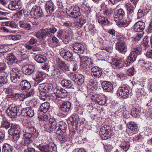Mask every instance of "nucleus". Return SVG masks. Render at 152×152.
<instances>
[{
  "label": "nucleus",
  "instance_id": "412c9836",
  "mask_svg": "<svg viewBox=\"0 0 152 152\" xmlns=\"http://www.w3.org/2000/svg\"><path fill=\"white\" fill-rule=\"evenodd\" d=\"M35 67L34 65L29 64L24 66L23 67V73L27 75H29L34 72Z\"/></svg>",
  "mask_w": 152,
  "mask_h": 152
},
{
  "label": "nucleus",
  "instance_id": "680f3d73",
  "mask_svg": "<svg viewBox=\"0 0 152 152\" xmlns=\"http://www.w3.org/2000/svg\"><path fill=\"white\" fill-rule=\"evenodd\" d=\"M124 112L125 111L124 110L120 108L118 109L117 111H116L115 113L116 114L118 115L119 116L122 117H124Z\"/></svg>",
  "mask_w": 152,
  "mask_h": 152
},
{
  "label": "nucleus",
  "instance_id": "13d9d810",
  "mask_svg": "<svg viewBox=\"0 0 152 152\" xmlns=\"http://www.w3.org/2000/svg\"><path fill=\"white\" fill-rule=\"evenodd\" d=\"M146 14L144 10L139 9L137 13V16L138 18H142Z\"/></svg>",
  "mask_w": 152,
  "mask_h": 152
},
{
  "label": "nucleus",
  "instance_id": "a18cd8bd",
  "mask_svg": "<svg viewBox=\"0 0 152 152\" xmlns=\"http://www.w3.org/2000/svg\"><path fill=\"white\" fill-rule=\"evenodd\" d=\"M50 104L48 102H45L42 103L41 105L40 110L44 113H45L49 110L50 108Z\"/></svg>",
  "mask_w": 152,
  "mask_h": 152
},
{
  "label": "nucleus",
  "instance_id": "ea45409f",
  "mask_svg": "<svg viewBox=\"0 0 152 152\" xmlns=\"http://www.w3.org/2000/svg\"><path fill=\"white\" fill-rule=\"evenodd\" d=\"M58 135L59 136L58 138V140L61 143H64L69 140L68 138V135L66 133H63L62 134Z\"/></svg>",
  "mask_w": 152,
  "mask_h": 152
},
{
  "label": "nucleus",
  "instance_id": "6e6552de",
  "mask_svg": "<svg viewBox=\"0 0 152 152\" xmlns=\"http://www.w3.org/2000/svg\"><path fill=\"white\" fill-rule=\"evenodd\" d=\"M18 111L17 106L13 104L9 105L7 110L8 116L11 118H15L16 117Z\"/></svg>",
  "mask_w": 152,
  "mask_h": 152
},
{
  "label": "nucleus",
  "instance_id": "4c0bfd02",
  "mask_svg": "<svg viewBox=\"0 0 152 152\" xmlns=\"http://www.w3.org/2000/svg\"><path fill=\"white\" fill-rule=\"evenodd\" d=\"M27 132L30 133L33 135L37 136L38 135V131L33 126H28L26 128Z\"/></svg>",
  "mask_w": 152,
  "mask_h": 152
},
{
  "label": "nucleus",
  "instance_id": "2eb2a0df",
  "mask_svg": "<svg viewBox=\"0 0 152 152\" xmlns=\"http://www.w3.org/2000/svg\"><path fill=\"white\" fill-rule=\"evenodd\" d=\"M31 13L37 17H42L43 16L42 10L41 7L35 5L32 8Z\"/></svg>",
  "mask_w": 152,
  "mask_h": 152
},
{
  "label": "nucleus",
  "instance_id": "2f4dec72",
  "mask_svg": "<svg viewBox=\"0 0 152 152\" xmlns=\"http://www.w3.org/2000/svg\"><path fill=\"white\" fill-rule=\"evenodd\" d=\"M67 14L71 17L76 18L80 16V8L77 7L76 10H74L71 12H69Z\"/></svg>",
  "mask_w": 152,
  "mask_h": 152
},
{
  "label": "nucleus",
  "instance_id": "6ab92c4d",
  "mask_svg": "<svg viewBox=\"0 0 152 152\" xmlns=\"http://www.w3.org/2000/svg\"><path fill=\"white\" fill-rule=\"evenodd\" d=\"M21 114L23 116L33 117L34 115V110L30 107H26L22 109Z\"/></svg>",
  "mask_w": 152,
  "mask_h": 152
},
{
  "label": "nucleus",
  "instance_id": "e2e57ef3",
  "mask_svg": "<svg viewBox=\"0 0 152 152\" xmlns=\"http://www.w3.org/2000/svg\"><path fill=\"white\" fill-rule=\"evenodd\" d=\"M63 30L59 29L57 32V37L59 39H62L63 38Z\"/></svg>",
  "mask_w": 152,
  "mask_h": 152
},
{
  "label": "nucleus",
  "instance_id": "79ce46f5",
  "mask_svg": "<svg viewBox=\"0 0 152 152\" xmlns=\"http://www.w3.org/2000/svg\"><path fill=\"white\" fill-rule=\"evenodd\" d=\"M40 90V94L39 95V98L43 101H45L49 99V95L47 94L48 93L43 91Z\"/></svg>",
  "mask_w": 152,
  "mask_h": 152
},
{
  "label": "nucleus",
  "instance_id": "37998d69",
  "mask_svg": "<svg viewBox=\"0 0 152 152\" xmlns=\"http://www.w3.org/2000/svg\"><path fill=\"white\" fill-rule=\"evenodd\" d=\"M58 64L60 69L63 71H66L69 70L68 67L64 62L59 60Z\"/></svg>",
  "mask_w": 152,
  "mask_h": 152
},
{
  "label": "nucleus",
  "instance_id": "ddd939ff",
  "mask_svg": "<svg viewBox=\"0 0 152 152\" xmlns=\"http://www.w3.org/2000/svg\"><path fill=\"white\" fill-rule=\"evenodd\" d=\"M60 55L65 60L72 62L73 59L72 53L69 50H65L60 52Z\"/></svg>",
  "mask_w": 152,
  "mask_h": 152
},
{
  "label": "nucleus",
  "instance_id": "cd10ccee",
  "mask_svg": "<svg viewBox=\"0 0 152 152\" xmlns=\"http://www.w3.org/2000/svg\"><path fill=\"white\" fill-rule=\"evenodd\" d=\"M128 128L131 131H132L134 134L137 133L138 129L137 124L135 122L130 121L128 122L126 125Z\"/></svg>",
  "mask_w": 152,
  "mask_h": 152
},
{
  "label": "nucleus",
  "instance_id": "7c9ffc66",
  "mask_svg": "<svg viewBox=\"0 0 152 152\" xmlns=\"http://www.w3.org/2000/svg\"><path fill=\"white\" fill-rule=\"evenodd\" d=\"M13 125H15L10 123L4 118H3L2 121L1 122V128L6 130L7 129L10 127L11 128Z\"/></svg>",
  "mask_w": 152,
  "mask_h": 152
},
{
  "label": "nucleus",
  "instance_id": "de8ad7c7",
  "mask_svg": "<svg viewBox=\"0 0 152 152\" xmlns=\"http://www.w3.org/2000/svg\"><path fill=\"white\" fill-rule=\"evenodd\" d=\"M131 115L134 117H138L140 116V110L139 108H133L131 110Z\"/></svg>",
  "mask_w": 152,
  "mask_h": 152
},
{
  "label": "nucleus",
  "instance_id": "f257e3e1",
  "mask_svg": "<svg viewBox=\"0 0 152 152\" xmlns=\"http://www.w3.org/2000/svg\"><path fill=\"white\" fill-rule=\"evenodd\" d=\"M21 71L16 68H13L10 72V79L12 82L18 84L20 83L19 88L22 91L27 90L31 88V84L27 80H23L21 75Z\"/></svg>",
  "mask_w": 152,
  "mask_h": 152
},
{
  "label": "nucleus",
  "instance_id": "f03ea898",
  "mask_svg": "<svg viewBox=\"0 0 152 152\" xmlns=\"http://www.w3.org/2000/svg\"><path fill=\"white\" fill-rule=\"evenodd\" d=\"M57 27L56 26H53L50 27L42 29L37 32L36 36L38 38H45L46 37H51L57 31Z\"/></svg>",
  "mask_w": 152,
  "mask_h": 152
},
{
  "label": "nucleus",
  "instance_id": "4d7b16f0",
  "mask_svg": "<svg viewBox=\"0 0 152 152\" xmlns=\"http://www.w3.org/2000/svg\"><path fill=\"white\" fill-rule=\"evenodd\" d=\"M9 36V39L13 41L19 40L21 37V36L20 35H10Z\"/></svg>",
  "mask_w": 152,
  "mask_h": 152
},
{
  "label": "nucleus",
  "instance_id": "49530a36",
  "mask_svg": "<svg viewBox=\"0 0 152 152\" xmlns=\"http://www.w3.org/2000/svg\"><path fill=\"white\" fill-rule=\"evenodd\" d=\"M3 26H9L10 28H15L17 27V24L13 21H8L3 22L2 23Z\"/></svg>",
  "mask_w": 152,
  "mask_h": 152
},
{
  "label": "nucleus",
  "instance_id": "8fccbe9b",
  "mask_svg": "<svg viewBox=\"0 0 152 152\" xmlns=\"http://www.w3.org/2000/svg\"><path fill=\"white\" fill-rule=\"evenodd\" d=\"M61 88L59 87H56V88L54 90V94H53V99L55 102H57V95L59 94L60 93V91H61Z\"/></svg>",
  "mask_w": 152,
  "mask_h": 152
},
{
  "label": "nucleus",
  "instance_id": "39448f33",
  "mask_svg": "<svg viewBox=\"0 0 152 152\" xmlns=\"http://www.w3.org/2000/svg\"><path fill=\"white\" fill-rule=\"evenodd\" d=\"M117 94L120 98L124 99L129 97V94L127 85L126 84H122L118 88Z\"/></svg>",
  "mask_w": 152,
  "mask_h": 152
},
{
  "label": "nucleus",
  "instance_id": "f3484780",
  "mask_svg": "<svg viewBox=\"0 0 152 152\" xmlns=\"http://www.w3.org/2000/svg\"><path fill=\"white\" fill-rule=\"evenodd\" d=\"M91 74L94 78H97L101 76L102 72L99 67L97 66H94L92 67Z\"/></svg>",
  "mask_w": 152,
  "mask_h": 152
},
{
  "label": "nucleus",
  "instance_id": "bf43d9fd",
  "mask_svg": "<svg viewBox=\"0 0 152 152\" xmlns=\"http://www.w3.org/2000/svg\"><path fill=\"white\" fill-rule=\"evenodd\" d=\"M134 67L133 66L132 68L128 69L126 72V74L129 76H132L134 75V72H135Z\"/></svg>",
  "mask_w": 152,
  "mask_h": 152
},
{
  "label": "nucleus",
  "instance_id": "f704fd0d",
  "mask_svg": "<svg viewBox=\"0 0 152 152\" xmlns=\"http://www.w3.org/2000/svg\"><path fill=\"white\" fill-rule=\"evenodd\" d=\"M19 25L20 28L26 30H29L31 28L30 24L25 21H20Z\"/></svg>",
  "mask_w": 152,
  "mask_h": 152
},
{
  "label": "nucleus",
  "instance_id": "338daca9",
  "mask_svg": "<svg viewBox=\"0 0 152 152\" xmlns=\"http://www.w3.org/2000/svg\"><path fill=\"white\" fill-rule=\"evenodd\" d=\"M53 42L55 43L56 46L60 45V43L58 39L55 36H53L52 39Z\"/></svg>",
  "mask_w": 152,
  "mask_h": 152
},
{
  "label": "nucleus",
  "instance_id": "052dcab7",
  "mask_svg": "<svg viewBox=\"0 0 152 152\" xmlns=\"http://www.w3.org/2000/svg\"><path fill=\"white\" fill-rule=\"evenodd\" d=\"M6 68V65L4 63H0V73H1L2 74V73L6 72L4 71Z\"/></svg>",
  "mask_w": 152,
  "mask_h": 152
},
{
  "label": "nucleus",
  "instance_id": "3c124183",
  "mask_svg": "<svg viewBox=\"0 0 152 152\" xmlns=\"http://www.w3.org/2000/svg\"><path fill=\"white\" fill-rule=\"evenodd\" d=\"M4 76H0V81L1 86L3 84H4L7 83V76L8 75L7 72H5L4 73H2Z\"/></svg>",
  "mask_w": 152,
  "mask_h": 152
},
{
  "label": "nucleus",
  "instance_id": "a211bd4d",
  "mask_svg": "<svg viewBox=\"0 0 152 152\" xmlns=\"http://www.w3.org/2000/svg\"><path fill=\"white\" fill-rule=\"evenodd\" d=\"M61 110L65 113H67L71 109V104L68 101L63 102L60 107Z\"/></svg>",
  "mask_w": 152,
  "mask_h": 152
},
{
  "label": "nucleus",
  "instance_id": "b1692460",
  "mask_svg": "<svg viewBox=\"0 0 152 152\" xmlns=\"http://www.w3.org/2000/svg\"><path fill=\"white\" fill-rule=\"evenodd\" d=\"M6 58L9 65H14L17 63V59L12 53L8 54Z\"/></svg>",
  "mask_w": 152,
  "mask_h": 152
},
{
  "label": "nucleus",
  "instance_id": "9d476101",
  "mask_svg": "<svg viewBox=\"0 0 152 152\" xmlns=\"http://www.w3.org/2000/svg\"><path fill=\"white\" fill-rule=\"evenodd\" d=\"M37 147L40 151L43 152H57V149L56 147L52 146L49 145L39 144Z\"/></svg>",
  "mask_w": 152,
  "mask_h": 152
},
{
  "label": "nucleus",
  "instance_id": "9b49d317",
  "mask_svg": "<svg viewBox=\"0 0 152 152\" xmlns=\"http://www.w3.org/2000/svg\"><path fill=\"white\" fill-rule=\"evenodd\" d=\"M66 124L64 122H60L58 124L54 131L56 134H62L66 133Z\"/></svg>",
  "mask_w": 152,
  "mask_h": 152
},
{
  "label": "nucleus",
  "instance_id": "4468645a",
  "mask_svg": "<svg viewBox=\"0 0 152 152\" xmlns=\"http://www.w3.org/2000/svg\"><path fill=\"white\" fill-rule=\"evenodd\" d=\"M74 52L78 55L82 54L84 51V46L80 43H75L72 45Z\"/></svg>",
  "mask_w": 152,
  "mask_h": 152
},
{
  "label": "nucleus",
  "instance_id": "bb28decb",
  "mask_svg": "<svg viewBox=\"0 0 152 152\" xmlns=\"http://www.w3.org/2000/svg\"><path fill=\"white\" fill-rule=\"evenodd\" d=\"M147 43L145 44H142L140 47L135 48L133 50L132 52H134V54L137 55V56L138 55L142 53V51L144 50H145L147 47L148 46V44L147 41H146Z\"/></svg>",
  "mask_w": 152,
  "mask_h": 152
},
{
  "label": "nucleus",
  "instance_id": "c756f323",
  "mask_svg": "<svg viewBox=\"0 0 152 152\" xmlns=\"http://www.w3.org/2000/svg\"><path fill=\"white\" fill-rule=\"evenodd\" d=\"M49 123V129L51 131H54L56 128L58 124L56 120L53 118H50L48 120Z\"/></svg>",
  "mask_w": 152,
  "mask_h": 152
},
{
  "label": "nucleus",
  "instance_id": "423d86ee",
  "mask_svg": "<svg viewBox=\"0 0 152 152\" xmlns=\"http://www.w3.org/2000/svg\"><path fill=\"white\" fill-rule=\"evenodd\" d=\"M99 134L103 140L110 138L111 135V129L110 126L104 125L100 129Z\"/></svg>",
  "mask_w": 152,
  "mask_h": 152
},
{
  "label": "nucleus",
  "instance_id": "4be33fe9",
  "mask_svg": "<svg viewBox=\"0 0 152 152\" xmlns=\"http://www.w3.org/2000/svg\"><path fill=\"white\" fill-rule=\"evenodd\" d=\"M56 8L55 5L52 2L50 1L47 2L45 4V9L47 14L48 15V16L52 13Z\"/></svg>",
  "mask_w": 152,
  "mask_h": 152
},
{
  "label": "nucleus",
  "instance_id": "a19ab883",
  "mask_svg": "<svg viewBox=\"0 0 152 152\" xmlns=\"http://www.w3.org/2000/svg\"><path fill=\"white\" fill-rule=\"evenodd\" d=\"M98 22L100 25H106L109 23V22L107 18L102 16L99 17Z\"/></svg>",
  "mask_w": 152,
  "mask_h": 152
},
{
  "label": "nucleus",
  "instance_id": "dca6fc26",
  "mask_svg": "<svg viewBox=\"0 0 152 152\" xmlns=\"http://www.w3.org/2000/svg\"><path fill=\"white\" fill-rule=\"evenodd\" d=\"M44 77L45 74L42 72L35 71L33 73V79L37 83H39L42 81Z\"/></svg>",
  "mask_w": 152,
  "mask_h": 152
},
{
  "label": "nucleus",
  "instance_id": "e433bc0d",
  "mask_svg": "<svg viewBox=\"0 0 152 152\" xmlns=\"http://www.w3.org/2000/svg\"><path fill=\"white\" fill-rule=\"evenodd\" d=\"M127 10V14L129 15L133 13L134 8L132 4L129 2L127 3L125 6Z\"/></svg>",
  "mask_w": 152,
  "mask_h": 152
},
{
  "label": "nucleus",
  "instance_id": "7ed1b4c3",
  "mask_svg": "<svg viewBox=\"0 0 152 152\" xmlns=\"http://www.w3.org/2000/svg\"><path fill=\"white\" fill-rule=\"evenodd\" d=\"M17 88V86L14 85H11L8 88L5 89V92L8 94L7 96L9 98H13L16 100L18 98L21 101H23L25 98V96L22 94H14L13 92Z\"/></svg>",
  "mask_w": 152,
  "mask_h": 152
},
{
  "label": "nucleus",
  "instance_id": "1a4fd4ad",
  "mask_svg": "<svg viewBox=\"0 0 152 152\" xmlns=\"http://www.w3.org/2000/svg\"><path fill=\"white\" fill-rule=\"evenodd\" d=\"M125 61L123 58H114L112 59L111 63L112 66L114 69H119L122 68L124 66Z\"/></svg>",
  "mask_w": 152,
  "mask_h": 152
},
{
  "label": "nucleus",
  "instance_id": "0e129e2a",
  "mask_svg": "<svg viewBox=\"0 0 152 152\" xmlns=\"http://www.w3.org/2000/svg\"><path fill=\"white\" fill-rule=\"evenodd\" d=\"M92 63L91 62V59L88 58L86 61H85L83 64H84V66H86V68L90 67L91 66V65Z\"/></svg>",
  "mask_w": 152,
  "mask_h": 152
},
{
  "label": "nucleus",
  "instance_id": "69168bd1",
  "mask_svg": "<svg viewBox=\"0 0 152 152\" xmlns=\"http://www.w3.org/2000/svg\"><path fill=\"white\" fill-rule=\"evenodd\" d=\"M145 107L146 108V111L148 112V111L149 112L150 111V112L152 113V104L151 102L147 104Z\"/></svg>",
  "mask_w": 152,
  "mask_h": 152
},
{
  "label": "nucleus",
  "instance_id": "c85d7f7f",
  "mask_svg": "<svg viewBox=\"0 0 152 152\" xmlns=\"http://www.w3.org/2000/svg\"><path fill=\"white\" fill-rule=\"evenodd\" d=\"M137 57V55L134 54V52H131L125 61V64L126 66L130 65L135 61Z\"/></svg>",
  "mask_w": 152,
  "mask_h": 152
},
{
  "label": "nucleus",
  "instance_id": "603ef678",
  "mask_svg": "<svg viewBox=\"0 0 152 152\" xmlns=\"http://www.w3.org/2000/svg\"><path fill=\"white\" fill-rule=\"evenodd\" d=\"M18 53L21 57V58L23 60L26 59L28 57L26 51L24 49L19 50L18 52Z\"/></svg>",
  "mask_w": 152,
  "mask_h": 152
},
{
  "label": "nucleus",
  "instance_id": "0eeeda50",
  "mask_svg": "<svg viewBox=\"0 0 152 152\" xmlns=\"http://www.w3.org/2000/svg\"><path fill=\"white\" fill-rule=\"evenodd\" d=\"M8 134L12 135L15 141H17L20 137V130L19 127L17 125H13L8 130Z\"/></svg>",
  "mask_w": 152,
  "mask_h": 152
},
{
  "label": "nucleus",
  "instance_id": "20e7f679",
  "mask_svg": "<svg viewBox=\"0 0 152 152\" xmlns=\"http://www.w3.org/2000/svg\"><path fill=\"white\" fill-rule=\"evenodd\" d=\"M118 40L119 41L115 45V49L119 53L125 54L127 51L126 38L122 36L119 37Z\"/></svg>",
  "mask_w": 152,
  "mask_h": 152
},
{
  "label": "nucleus",
  "instance_id": "473e14b6",
  "mask_svg": "<svg viewBox=\"0 0 152 152\" xmlns=\"http://www.w3.org/2000/svg\"><path fill=\"white\" fill-rule=\"evenodd\" d=\"M61 84L62 86L65 88H71L73 86L72 83L70 80H62L61 82Z\"/></svg>",
  "mask_w": 152,
  "mask_h": 152
},
{
  "label": "nucleus",
  "instance_id": "393cba45",
  "mask_svg": "<svg viewBox=\"0 0 152 152\" xmlns=\"http://www.w3.org/2000/svg\"><path fill=\"white\" fill-rule=\"evenodd\" d=\"M102 86L103 90L106 92H111L113 89L112 83L107 81L102 82Z\"/></svg>",
  "mask_w": 152,
  "mask_h": 152
},
{
  "label": "nucleus",
  "instance_id": "864d4df0",
  "mask_svg": "<svg viewBox=\"0 0 152 152\" xmlns=\"http://www.w3.org/2000/svg\"><path fill=\"white\" fill-rule=\"evenodd\" d=\"M130 146V143L129 142H125V144L123 145H121L120 146L121 150H123L124 151L126 152L128 150Z\"/></svg>",
  "mask_w": 152,
  "mask_h": 152
},
{
  "label": "nucleus",
  "instance_id": "774afa93",
  "mask_svg": "<svg viewBox=\"0 0 152 152\" xmlns=\"http://www.w3.org/2000/svg\"><path fill=\"white\" fill-rule=\"evenodd\" d=\"M38 118L40 120L46 121H47L48 119V116L47 115H44L42 116H38Z\"/></svg>",
  "mask_w": 152,
  "mask_h": 152
},
{
  "label": "nucleus",
  "instance_id": "6e6d98bb",
  "mask_svg": "<svg viewBox=\"0 0 152 152\" xmlns=\"http://www.w3.org/2000/svg\"><path fill=\"white\" fill-rule=\"evenodd\" d=\"M96 100L97 102V103L99 105H103L105 104V99L101 97L96 98Z\"/></svg>",
  "mask_w": 152,
  "mask_h": 152
},
{
  "label": "nucleus",
  "instance_id": "c03bdc74",
  "mask_svg": "<svg viewBox=\"0 0 152 152\" xmlns=\"http://www.w3.org/2000/svg\"><path fill=\"white\" fill-rule=\"evenodd\" d=\"M18 2H15L14 1H11L10 4L8 5V8L12 10H16L19 9L20 7L18 4Z\"/></svg>",
  "mask_w": 152,
  "mask_h": 152
},
{
  "label": "nucleus",
  "instance_id": "5fc2aeb1",
  "mask_svg": "<svg viewBox=\"0 0 152 152\" xmlns=\"http://www.w3.org/2000/svg\"><path fill=\"white\" fill-rule=\"evenodd\" d=\"M131 20L129 18H127L124 21L120 22L118 24L121 25V26L124 27H127L130 23Z\"/></svg>",
  "mask_w": 152,
  "mask_h": 152
},
{
  "label": "nucleus",
  "instance_id": "5701e85b",
  "mask_svg": "<svg viewBox=\"0 0 152 152\" xmlns=\"http://www.w3.org/2000/svg\"><path fill=\"white\" fill-rule=\"evenodd\" d=\"M145 23L140 21L136 22L134 26V28L135 31L136 32L142 31L145 27Z\"/></svg>",
  "mask_w": 152,
  "mask_h": 152
},
{
  "label": "nucleus",
  "instance_id": "c9c22d12",
  "mask_svg": "<svg viewBox=\"0 0 152 152\" xmlns=\"http://www.w3.org/2000/svg\"><path fill=\"white\" fill-rule=\"evenodd\" d=\"M61 90L59 94L57 95L56 102L61 101V99L64 98L67 96L66 91L62 88H61Z\"/></svg>",
  "mask_w": 152,
  "mask_h": 152
},
{
  "label": "nucleus",
  "instance_id": "a878e982",
  "mask_svg": "<svg viewBox=\"0 0 152 152\" xmlns=\"http://www.w3.org/2000/svg\"><path fill=\"white\" fill-rule=\"evenodd\" d=\"M23 138L24 140L23 144L25 145H27L33 142V137L30 133L26 132L23 134Z\"/></svg>",
  "mask_w": 152,
  "mask_h": 152
},
{
  "label": "nucleus",
  "instance_id": "72a5a7b5",
  "mask_svg": "<svg viewBox=\"0 0 152 152\" xmlns=\"http://www.w3.org/2000/svg\"><path fill=\"white\" fill-rule=\"evenodd\" d=\"M34 59L36 61L39 63H44L47 60V58L45 56L40 54H37L35 56Z\"/></svg>",
  "mask_w": 152,
  "mask_h": 152
},
{
  "label": "nucleus",
  "instance_id": "09e8293b",
  "mask_svg": "<svg viewBox=\"0 0 152 152\" xmlns=\"http://www.w3.org/2000/svg\"><path fill=\"white\" fill-rule=\"evenodd\" d=\"M75 83L79 85H81L84 82L83 76L80 74H77Z\"/></svg>",
  "mask_w": 152,
  "mask_h": 152
},
{
  "label": "nucleus",
  "instance_id": "aec40b11",
  "mask_svg": "<svg viewBox=\"0 0 152 152\" xmlns=\"http://www.w3.org/2000/svg\"><path fill=\"white\" fill-rule=\"evenodd\" d=\"M53 88V85L52 84L45 83L39 84L38 89L39 90H42L48 93L52 90Z\"/></svg>",
  "mask_w": 152,
  "mask_h": 152
},
{
  "label": "nucleus",
  "instance_id": "58836bf2",
  "mask_svg": "<svg viewBox=\"0 0 152 152\" xmlns=\"http://www.w3.org/2000/svg\"><path fill=\"white\" fill-rule=\"evenodd\" d=\"M13 148L10 144L4 143L3 145L2 149V152H12Z\"/></svg>",
  "mask_w": 152,
  "mask_h": 152
},
{
  "label": "nucleus",
  "instance_id": "f8f14e48",
  "mask_svg": "<svg viewBox=\"0 0 152 152\" xmlns=\"http://www.w3.org/2000/svg\"><path fill=\"white\" fill-rule=\"evenodd\" d=\"M125 12L122 9L116 10L114 11V20L116 23L119 22L122 20L125 16Z\"/></svg>",
  "mask_w": 152,
  "mask_h": 152
}]
</instances>
